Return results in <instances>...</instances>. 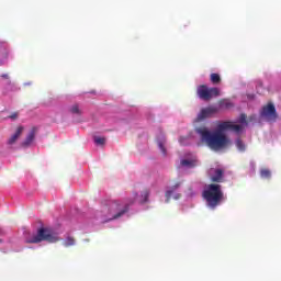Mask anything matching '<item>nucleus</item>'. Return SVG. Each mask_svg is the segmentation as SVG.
Returning a JSON list of instances; mask_svg holds the SVG:
<instances>
[{"label":"nucleus","mask_w":281,"mask_h":281,"mask_svg":"<svg viewBox=\"0 0 281 281\" xmlns=\"http://www.w3.org/2000/svg\"><path fill=\"white\" fill-rule=\"evenodd\" d=\"M225 131L233 133H243V125H238L232 121H224L217 125L214 132H210L207 127L200 126L195 128V133L200 135V139L211 148V150H223L232 144V140L225 134Z\"/></svg>","instance_id":"nucleus-1"},{"label":"nucleus","mask_w":281,"mask_h":281,"mask_svg":"<svg viewBox=\"0 0 281 281\" xmlns=\"http://www.w3.org/2000/svg\"><path fill=\"white\" fill-rule=\"evenodd\" d=\"M181 166H187V168H194V166H196V161L183 159L181 160Z\"/></svg>","instance_id":"nucleus-15"},{"label":"nucleus","mask_w":281,"mask_h":281,"mask_svg":"<svg viewBox=\"0 0 281 281\" xmlns=\"http://www.w3.org/2000/svg\"><path fill=\"white\" fill-rule=\"evenodd\" d=\"M94 143L97 144V146H104V144H106V138L95 136L94 137Z\"/></svg>","instance_id":"nucleus-18"},{"label":"nucleus","mask_w":281,"mask_h":281,"mask_svg":"<svg viewBox=\"0 0 281 281\" xmlns=\"http://www.w3.org/2000/svg\"><path fill=\"white\" fill-rule=\"evenodd\" d=\"M70 113H72V115H82V111L80 110V106L78 104H74L70 109H69Z\"/></svg>","instance_id":"nucleus-14"},{"label":"nucleus","mask_w":281,"mask_h":281,"mask_svg":"<svg viewBox=\"0 0 281 281\" xmlns=\"http://www.w3.org/2000/svg\"><path fill=\"white\" fill-rule=\"evenodd\" d=\"M240 124H247V117L245 116V114L240 115Z\"/></svg>","instance_id":"nucleus-24"},{"label":"nucleus","mask_w":281,"mask_h":281,"mask_svg":"<svg viewBox=\"0 0 281 281\" xmlns=\"http://www.w3.org/2000/svg\"><path fill=\"white\" fill-rule=\"evenodd\" d=\"M0 65H3V63L0 61Z\"/></svg>","instance_id":"nucleus-26"},{"label":"nucleus","mask_w":281,"mask_h":281,"mask_svg":"<svg viewBox=\"0 0 281 281\" xmlns=\"http://www.w3.org/2000/svg\"><path fill=\"white\" fill-rule=\"evenodd\" d=\"M204 201H206L207 207L216 210L223 201H225V194L221 189V184L211 183L202 192Z\"/></svg>","instance_id":"nucleus-2"},{"label":"nucleus","mask_w":281,"mask_h":281,"mask_svg":"<svg viewBox=\"0 0 281 281\" xmlns=\"http://www.w3.org/2000/svg\"><path fill=\"white\" fill-rule=\"evenodd\" d=\"M220 109H234V102H232V100L229 99H222L218 102Z\"/></svg>","instance_id":"nucleus-10"},{"label":"nucleus","mask_w":281,"mask_h":281,"mask_svg":"<svg viewBox=\"0 0 281 281\" xmlns=\"http://www.w3.org/2000/svg\"><path fill=\"white\" fill-rule=\"evenodd\" d=\"M211 82L213 85H220L221 83V75H218V74H211Z\"/></svg>","instance_id":"nucleus-17"},{"label":"nucleus","mask_w":281,"mask_h":281,"mask_svg":"<svg viewBox=\"0 0 281 281\" xmlns=\"http://www.w3.org/2000/svg\"><path fill=\"white\" fill-rule=\"evenodd\" d=\"M196 94L201 100H212V98H218L221 95V90L218 88H207V86L202 85L196 89Z\"/></svg>","instance_id":"nucleus-5"},{"label":"nucleus","mask_w":281,"mask_h":281,"mask_svg":"<svg viewBox=\"0 0 281 281\" xmlns=\"http://www.w3.org/2000/svg\"><path fill=\"white\" fill-rule=\"evenodd\" d=\"M102 212L104 213L103 223H109V221H117V218H122V216L128 212V204L112 202L109 206H105Z\"/></svg>","instance_id":"nucleus-4"},{"label":"nucleus","mask_w":281,"mask_h":281,"mask_svg":"<svg viewBox=\"0 0 281 281\" xmlns=\"http://www.w3.org/2000/svg\"><path fill=\"white\" fill-rule=\"evenodd\" d=\"M1 78H3V80H7V85L10 86L12 85V80H10V75L8 74H2Z\"/></svg>","instance_id":"nucleus-21"},{"label":"nucleus","mask_w":281,"mask_h":281,"mask_svg":"<svg viewBox=\"0 0 281 281\" xmlns=\"http://www.w3.org/2000/svg\"><path fill=\"white\" fill-rule=\"evenodd\" d=\"M23 134V126H19L15 131V133L9 138L8 144L12 146V144H16V140L21 137Z\"/></svg>","instance_id":"nucleus-9"},{"label":"nucleus","mask_w":281,"mask_h":281,"mask_svg":"<svg viewBox=\"0 0 281 281\" xmlns=\"http://www.w3.org/2000/svg\"><path fill=\"white\" fill-rule=\"evenodd\" d=\"M63 245H64V247H74V245H76V239L71 236H68L63 241Z\"/></svg>","instance_id":"nucleus-13"},{"label":"nucleus","mask_w":281,"mask_h":281,"mask_svg":"<svg viewBox=\"0 0 281 281\" xmlns=\"http://www.w3.org/2000/svg\"><path fill=\"white\" fill-rule=\"evenodd\" d=\"M179 183H177L173 188H172V190H168L167 192H166V199H167V201H170V196H172V192H175V190H177V188H179Z\"/></svg>","instance_id":"nucleus-20"},{"label":"nucleus","mask_w":281,"mask_h":281,"mask_svg":"<svg viewBox=\"0 0 281 281\" xmlns=\"http://www.w3.org/2000/svg\"><path fill=\"white\" fill-rule=\"evenodd\" d=\"M158 148H160L162 155H166V147L164 146V142H158Z\"/></svg>","instance_id":"nucleus-22"},{"label":"nucleus","mask_w":281,"mask_h":281,"mask_svg":"<svg viewBox=\"0 0 281 281\" xmlns=\"http://www.w3.org/2000/svg\"><path fill=\"white\" fill-rule=\"evenodd\" d=\"M181 198V194H178L177 196H176V199H180Z\"/></svg>","instance_id":"nucleus-25"},{"label":"nucleus","mask_w":281,"mask_h":281,"mask_svg":"<svg viewBox=\"0 0 281 281\" xmlns=\"http://www.w3.org/2000/svg\"><path fill=\"white\" fill-rule=\"evenodd\" d=\"M260 116L267 122H276L278 120V112L276 111V105L273 103H268L261 109Z\"/></svg>","instance_id":"nucleus-6"},{"label":"nucleus","mask_w":281,"mask_h":281,"mask_svg":"<svg viewBox=\"0 0 281 281\" xmlns=\"http://www.w3.org/2000/svg\"><path fill=\"white\" fill-rule=\"evenodd\" d=\"M142 200L140 203H148V198L150 196V191L144 190L140 194Z\"/></svg>","instance_id":"nucleus-16"},{"label":"nucleus","mask_w":281,"mask_h":281,"mask_svg":"<svg viewBox=\"0 0 281 281\" xmlns=\"http://www.w3.org/2000/svg\"><path fill=\"white\" fill-rule=\"evenodd\" d=\"M236 147H237L238 150H240L241 153H245V144L243 143V140H240V138H237V140H236Z\"/></svg>","instance_id":"nucleus-19"},{"label":"nucleus","mask_w":281,"mask_h":281,"mask_svg":"<svg viewBox=\"0 0 281 281\" xmlns=\"http://www.w3.org/2000/svg\"><path fill=\"white\" fill-rule=\"evenodd\" d=\"M0 243H2V240L0 239Z\"/></svg>","instance_id":"nucleus-27"},{"label":"nucleus","mask_w":281,"mask_h":281,"mask_svg":"<svg viewBox=\"0 0 281 281\" xmlns=\"http://www.w3.org/2000/svg\"><path fill=\"white\" fill-rule=\"evenodd\" d=\"M36 137V127H33L29 135L26 136L25 140L22 143L23 148H27L32 142H34V138Z\"/></svg>","instance_id":"nucleus-8"},{"label":"nucleus","mask_w":281,"mask_h":281,"mask_svg":"<svg viewBox=\"0 0 281 281\" xmlns=\"http://www.w3.org/2000/svg\"><path fill=\"white\" fill-rule=\"evenodd\" d=\"M215 113H218V108L216 106H207L200 111L196 117V122H203V120H207V117H212V115H215Z\"/></svg>","instance_id":"nucleus-7"},{"label":"nucleus","mask_w":281,"mask_h":281,"mask_svg":"<svg viewBox=\"0 0 281 281\" xmlns=\"http://www.w3.org/2000/svg\"><path fill=\"white\" fill-rule=\"evenodd\" d=\"M259 175H260L261 179H270L271 170L269 168H261Z\"/></svg>","instance_id":"nucleus-12"},{"label":"nucleus","mask_w":281,"mask_h":281,"mask_svg":"<svg viewBox=\"0 0 281 281\" xmlns=\"http://www.w3.org/2000/svg\"><path fill=\"white\" fill-rule=\"evenodd\" d=\"M19 117V112H14L11 115H9V120H16Z\"/></svg>","instance_id":"nucleus-23"},{"label":"nucleus","mask_w":281,"mask_h":281,"mask_svg":"<svg viewBox=\"0 0 281 281\" xmlns=\"http://www.w3.org/2000/svg\"><path fill=\"white\" fill-rule=\"evenodd\" d=\"M60 238L58 234L47 227H41L37 229V234L26 238L27 245H38V243H58Z\"/></svg>","instance_id":"nucleus-3"},{"label":"nucleus","mask_w":281,"mask_h":281,"mask_svg":"<svg viewBox=\"0 0 281 281\" xmlns=\"http://www.w3.org/2000/svg\"><path fill=\"white\" fill-rule=\"evenodd\" d=\"M214 172V176L211 177V181H213V183H221V181H223V169H215Z\"/></svg>","instance_id":"nucleus-11"}]
</instances>
